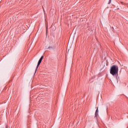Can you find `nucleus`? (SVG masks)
Instances as JSON below:
<instances>
[{"instance_id": "nucleus-10", "label": "nucleus", "mask_w": 128, "mask_h": 128, "mask_svg": "<svg viewBox=\"0 0 128 128\" xmlns=\"http://www.w3.org/2000/svg\"><path fill=\"white\" fill-rule=\"evenodd\" d=\"M47 32H48V30H46V34Z\"/></svg>"}, {"instance_id": "nucleus-1", "label": "nucleus", "mask_w": 128, "mask_h": 128, "mask_svg": "<svg viewBox=\"0 0 128 128\" xmlns=\"http://www.w3.org/2000/svg\"><path fill=\"white\" fill-rule=\"evenodd\" d=\"M110 74L114 76H118V66L116 65H113L110 67Z\"/></svg>"}, {"instance_id": "nucleus-7", "label": "nucleus", "mask_w": 128, "mask_h": 128, "mask_svg": "<svg viewBox=\"0 0 128 128\" xmlns=\"http://www.w3.org/2000/svg\"><path fill=\"white\" fill-rule=\"evenodd\" d=\"M112 3V0H109V2H108V4H110Z\"/></svg>"}, {"instance_id": "nucleus-6", "label": "nucleus", "mask_w": 128, "mask_h": 128, "mask_svg": "<svg viewBox=\"0 0 128 128\" xmlns=\"http://www.w3.org/2000/svg\"><path fill=\"white\" fill-rule=\"evenodd\" d=\"M43 59H44V56H42L39 60H41V62H42Z\"/></svg>"}, {"instance_id": "nucleus-3", "label": "nucleus", "mask_w": 128, "mask_h": 128, "mask_svg": "<svg viewBox=\"0 0 128 128\" xmlns=\"http://www.w3.org/2000/svg\"><path fill=\"white\" fill-rule=\"evenodd\" d=\"M40 62H38L37 66L36 68L35 72H36V70H38V66H40Z\"/></svg>"}, {"instance_id": "nucleus-8", "label": "nucleus", "mask_w": 128, "mask_h": 128, "mask_svg": "<svg viewBox=\"0 0 128 128\" xmlns=\"http://www.w3.org/2000/svg\"><path fill=\"white\" fill-rule=\"evenodd\" d=\"M38 62H40V64H42V61L40 60H39Z\"/></svg>"}, {"instance_id": "nucleus-4", "label": "nucleus", "mask_w": 128, "mask_h": 128, "mask_svg": "<svg viewBox=\"0 0 128 128\" xmlns=\"http://www.w3.org/2000/svg\"><path fill=\"white\" fill-rule=\"evenodd\" d=\"M48 50H52V48H54V47L52 46H49L48 48ZM47 48V49H48Z\"/></svg>"}, {"instance_id": "nucleus-5", "label": "nucleus", "mask_w": 128, "mask_h": 128, "mask_svg": "<svg viewBox=\"0 0 128 128\" xmlns=\"http://www.w3.org/2000/svg\"><path fill=\"white\" fill-rule=\"evenodd\" d=\"M43 59H44V56H42L39 60H41V62H42Z\"/></svg>"}, {"instance_id": "nucleus-9", "label": "nucleus", "mask_w": 128, "mask_h": 128, "mask_svg": "<svg viewBox=\"0 0 128 128\" xmlns=\"http://www.w3.org/2000/svg\"><path fill=\"white\" fill-rule=\"evenodd\" d=\"M6 128H8V126H6Z\"/></svg>"}, {"instance_id": "nucleus-2", "label": "nucleus", "mask_w": 128, "mask_h": 128, "mask_svg": "<svg viewBox=\"0 0 128 128\" xmlns=\"http://www.w3.org/2000/svg\"><path fill=\"white\" fill-rule=\"evenodd\" d=\"M98 115V108H97L95 112V118H96Z\"/></svg>"}]
</instances>
